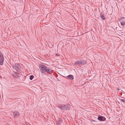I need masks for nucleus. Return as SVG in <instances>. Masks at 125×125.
Wrapping results in <instances>:
<instances>
[{
	"label": "nucleus",
	"instance_id": "1",
	"mask_svg": "<svg viewBox=\"0 0 125 125\" xmlns=\"http://www.w3.org/2000/svg\"><path fill=\"white\" fill-rule=\"evenodd\" d=\"M39 69L40 71L43 74L50 73L52 72V70L49 67L43 64L40 65Z\"/></svg>",
	"mask_w": 125,
	"mask_h": 125
},
{
	"label": "nucleus",
	"instance_id": "2",
	"mask_svg": "<svg viewBox=\"0 0 125 125\" xmlns=\"http://www.w3.org/2000/svg\"><path fill=\"white\" fill-rule=\"evenodd\" d=\"M58 107L60 109L63 111L69 110L71 108L70 105L67 104H60L58 105Z\"/></svg>",
	"mask_w": 125,
	"mask_h": 125
},
{
	"label": "nucleus",
	"instance_id": "3",
	"mask_svg": "<svg viewBox=\"0 0 125 125\" xmlns=\"http://www.w3.org/2000/svg\"><path fill=\"white\" fill-rule=\"evenodd\" d=\"M12 67L17 72H19L20 70L21 67L20 64L18 63H16L13 65Z\"/></svg>",
	"mask_w": 125,
	"mask_h": 125
},
{
	"label": "nucleus",
	"instance_id": "4",
	"mask_svg": "<svg viewBox=\"0 0 125 125\" xmlns=\"http://www.w3.org/2000/svg\"><path fill=\"white\" fill-rule=\"evenodd\" d=\"M86 62L85 60H81V61H77L74 63V65H84L86 64Z\"/></svg>",
	"mask_w": 125,
	"mask_h": 125
},
{
	"label": "nucleus",
	"instance_id": "5",
	"mask_svg": "<svg viewBox=\"0 0 125 125\" xmlns=\"http://www.w3.org/2000/svg\"><path fill=\"white\" fill-rule=\"evenodd\" d=\"M4 58L2 53L0 52V65H2L3 63Z\"/></svg>",
	"mask_w": 125,
	"mask_h": 125
},
{
	"label": "nucleus",
	"instance_id": "6",
	"mask_svg": "<svg viewBox=\"0 0 125 125\" xmlns=\"http://www.w3.org/2000/svg\"><path fill=\"white\" fill-rule=\"evenodd\" d=\"M20 115L19 113L18 112H13V116L14 118H16Z\"/></svg>",
	"mask_w": 125,
	"mask_h": 125
},
{
	"label": "nucleus",
	"instance_id": "7",
	"mask_svg": "<svg viewBox=\"0 0 125 125\" xmlns=\"http://www.w3.org/2000/svg\"><path fill=\"white\" fill-rule=\"evenodd\" d=\"M67 78L71 80H73V76L72 75H70L66 77Z\"/></svg>",
	"mask_w": 125,
	"mask_h": 125
},
{
	"label": "nucleus",
	"instance_id": "8",
	"mask_svg": "<svg viewBox=\"0 0 125 125\" xmlns=\"http://www.w3.org/2000/svg\"><path fill=\"white\" fill-rule=\"evenodd\" d=\"M62 120L61 119H59L58 122L57 123V125H59L61 124L62 123Z\"/></svg>",
	"mask_w": 125,
	"mask_h": 125
},
{
	"label": "nucleus",
	"instance_id": "9",
	"mask_svg": "<svg viewBox=\"0 0 125 125\" xmlns=\"http://www.w3.org/2000/svg\"><path fill=\"white\" fill-rule=\"evenodd\" d=\"M20 75V74L18 73H16L15 74H14V76L16 78H17Z\"/></svg>",
	"mask_w": 125,
	"mask_h": 125
},
{
	"label": "nucleus",
	"instance_id": "10",
	"mask_svg": "<svg viewBox=\"0 0 125 125\" xmlns=\"http://www.w3.org/2000/svg\"><path fill=\"white\" fill-rule=\"evenodd\" d=\"M120 23L122 26H124L125 25V20L123 21H121Z\"/></svg>",
	"mask_w": 125,
	"mask_h": 125
},
{
	"label": "nucleus",
	"instance_id": "11",
	"mask_svg": "<svg viewBox=\"0 0 125 125\" xmlns=\"http://www.w3.org/2000/svg\"><path fill=\"white\" fill-rule=\"evenodd\" d=\"M100 16L101 18L103 20H105V18L104 17V14L102 13L100 15Z\"/></svg>",
	"mask_w": 125,
	"mask_h": 125
},
{
	"label": "nucleus",
	"instance_id": "12",
	"mask_svg": "<svg viewBox=\"0 0 125 125\" xmlns=\"http://www.w3.org/2000/svg\"><path fill=\"white\" fill-rule=\"evenodd\" d=\"M98 120L100 121H104V120H103V118L102 116H99L98 117Z\"/></svg>",
	"mask_w": 125,
	"mask_h": 125
},
{
	"label": "nucleus",
	"instance_id": "13",
	"mask_svg": "<svg viewBox=\"0 0 125 125\" xmlns=\"http://www.w3.org/2000/svg\"><path fill=\"white\" fill-rule=\"evenodd\" d=\"M34 78V76L33 75H31L30 76V79L31 80H32Z\"/></svg>",
	"mask_w": 125,
	"mask_h": 125
},
{
	"label": "nucleus",
	"instance_id": "14",
	"mask_svg": "<svg viewBox=\"0 0 125 125\" xmlns=\"http://www.w3.org/2000/svg\"><path fill=\"white\" fill-rule=\"evenodd\" d=\"M121 101L122 102H123L125 103V99H122L121 100Z\"/></svg>",
	"mask_w": 125,
	"mask_h": 125
},
{
	"label": "nucleus",
	"instance_id": "15",
	"mask_svg": "<svg viewBox=\"0 0 125 125\" xmlns=\"http://www.w3.org/2000/svg\"><path fill=\"white\" fill-rule=\"evenodd\" d=\"M125 18L124 17H122L121 18V19H125Z\"/></svg>",
	"mask_w": 125,
	"mask_h": 125
},
{
	"label": "nucleus",
	"instance_id": "16",
	"mask_svg": "<svg viewBox=\"0 0 125 125\" xmlns=\"http://www.w3.org/2000/svg\"><path fill=\"white\" fill-rule=\"evenodd\" d=\"M56 56H58V55L57 54H56Z\"/></svg>",
	"mask_w": 125,
	"mask_h": 125
},
{
	"label": "nucleus",
	"instance_id": "17",
	"mask_svg": "<svg viewBox=\"0 0 125 125\" xmlns=\"http://www.w3.org/2000/svg\"><path fill=\"white\" fill-rule=\"evenodd\" d=\"M117 89L118 90V91H119V89Z\"/></svg>",
	"mask_w": 125,
	"mask_h": 125
}]
</instances>
